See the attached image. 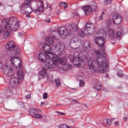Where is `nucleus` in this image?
Here are the masks:
<instances>
[{
	"instance_id": "obj_1",
	"label": "nucleus",
	"mask_w": 128,
	"mask_h": 128,
	"mask_svg": "<svg viewBox=\"0 0 128 128\" xmlns=\"http://www.w3.org/2000/svg\"><path fill=\"white\" fill-rule=\"evenodd\" d=\"M94 40V42L96 44L102 48L100 50H95V54L97 58L96 59L94 57H90L88 58V66L89 69L92 72H96V66L94 64H98V70L100 74H104L108 72V62H104L102 56H106V47H104V44H106V40L104 38L100 36H96L95 35Z\"/></svg>"
},
{
	"instance_id": "obj_2",
	"label": "nucleus",
	"mask_w": 128,
	"mask_h": 128,
	"mask_svg": "<svg viewBox=\"0 0 128 128\" xmlns=\"http://www.w3.org/2000/svg\"><path fill=\"white\" fill-rule=\"evenodd\" d=\"M10 62L15 68L20 70L16 72L18 77H14L10 79L9 81L10 88L6 90V98H10L14 94H16V88L22 80L24 78V68L22 64V60L18 56L12 57Z\"/></svg>"
},
{
	"instance_id": "obj_3",
	"label": "nucleus",
	"mask_w": 128,
	"mask_h": 128,
	"mask_svg": "<svg viewBox=\"0 0 128 128\" xmlns=\"http://www.w3.org/2000/svg\"><path fill=\"white\" fill-rule=\"evenodd\" d=\"M2 24L4 26V32L3 33L4 38H8L11 32H17L20 28V22L18 18L16 17L4 19L2 20Z\"/></svg>"
},
{
	"instance_id": "obj_4",
	"label": "nucleus",
	"mask_w": 128,
	"mask_h": 128,
	"mask_svg": "<svg viewBox=\"0 0 128 128\" xmlns=\"http://www.w3.org/2000/svg\"><path fill=\"white\" fill-rule=\"evenodd\" d=\"M78 29V25L72 24L68 29H66L65 27L60 28L58 30V32L62 38H66L68 36L76 32Z\"/></svg>"
},
{
	"instance_id": "obj_5",
	"label": "nucleus",
	"mask_w": 128,
	"mask_h": 128,
	"mask_svg": "<svg viewBox=\"0 0 128 128\" xmlns=\"http://www.w3.org/2000/svg\"><path fill=\"white\" fill-rule=\"evenodd\" d=\"M48 58H47L46 62H44L46 66L48 68H54L56 66V62H60V64L64 62L62 59L54 56L52 53H48Z\"/></svg>"
},
{
	"instance_id": "obj_6",
	"label": "nucleus",
	"mask_w": 128,
	"mask_h": 128,
	"mask_svg": "<svg viewBox=\"0 0 128 128\" xmlns=\"http://www.w3.org/2000/svg\"><path fill=\"white\" fill-rule=\"evenodd\" d=\"M77 56H78V52H76L74 53V56L70 55L68 56L70 62L73 63L74 66H76L78 68H82V66H86V62H84V60H86L88 58L86 56H84L82 58V59L80 57H76Z\"/></svg>"
},
{
	"instance_id": "obj_7",
	"label": "nucleus",
	"mask_w": 128,
	"mask_h": 128,
	"mask_svg": "<svg viewBox=\"0 0 128 128\" xmlns=\"http://www.w3.org/2000/svg\"><path fill=\"white\" fill-rule=\"evenodd\" d=\"M96 28L94 24L88 22L86 24V25L84 28V32L82 30H80L78 32V36L81 38H84L85 34H88L90 36L94 32Z\"/></svg>"
},
{
	"instance_id": "obj_8",
	"label": "nucleus",
	"mask_w": 128,
	"mask_h": 128,
	"mask_svg": "<svg viewBox=\"0 0 128 128\" xmlns=\"http://www.w3.org/2000/svg\"><path fill=\"white\" fill-rule=\"evenodd\" d=\"M2 68L4 74L6 76H14L16 74V70L12 68L10 64H6L2 66V64L0 62V68Z\"/></svg>"
},
{
	"instance_id": "obj_9",
	"label": "nucleus",
	"mask_w": 128,
	"mask_h": 128,
	"mask_svg": "<svg viewBox=\"0 0 128 128\" xmlns=\"http://www.w3.org/2000/svg\"><path fill=\"white\" fill-rule=\"evenodd\" d=\"M32 2V0H27L19 6V8L22 14H32V8H30V3Z\"/></svg>"
},
{
	"instance_id": "obj_10",
	"label": "nucleus",
	"mask_w": 128,
	"mask_h": 128,
	"mask_svg": "<svg viewBox=\"0 0 128 128\" xmlns=\"http://www.w3.org/2000/svg\"><path fill=\"white\" fill-rule=\"evenodd\" d=\"M96 8H98L96 4L93 2L90 6H86L83 7L82 10H84L85 14L88 16L90 13L92 12H96Z\"/></svg>"
},
{
	"instance_id": "obj_11",
	"label": "nucleus",
	"mask_w": 128,
	"mask_h": 128,
	"mask_svg": "<svg viewBox=\"0 0 128 128\" xmlns=\"http://www.w3.org/2000/svg\"><path fill=\"white\" fill-rule=\"evenodd\" d=\"M54 48L56 52H58L55 54L56 56H58V54H60L64 52V43L58 42L54 46Z\"/></svg>"
},
{
	"instance_id": "obj_12",
	"label": "nucleus",
	"mask_w": 128,
	"mask_h": 128,
	"mask_svg": "<svg viewBox=\"0 0 128 128\" xmlns=\"http://www.w3.org/2000/svg\"><path fill=\"white\" fill-rule=\"evenodd\" d=\"M112 22L114 24H120L122 22V16L118 13L114 14L113 16Z\"/></svg>"
},
{
	"instance_id": "obj_13",
	"label": "nucleus",
	"mask_w": 128,
	"mask_h": 128,
	"mask_svg": "<svg viewBox=\"0 0 128 128\" xmlns=\"http://www.w3.org/2000/svg\"><path fill=\"white\" fill-rule=\"evenodd\" d=\"M16 48V44L13 41H8L6 45V48L9 52H14Z\"/></svg>"
},
{
	"instance_id": "obj_14",
	"label": "nucleus",
	"mask_w": 128,
	"mask_h": 128,
	"mask_svg": "<svg viewBox=\"0 0 128 128\" xmlns=\"http://www.w3.org/2000/svg\"><path fill=\"white\" fill-rule=\"evenodd\" d=\"M38 8L34 10L36 14H38V12H44V2L40 1L38 4Z\"/></svg>"
},
{
	"instance_id": "obj_15",
	"label": "nucleus",
	"mask_w": 128,
	"mask_h": 128,
	"mask_svg": "<svg viewBox=\"0 0 128 128\" xmlns=\"http://www.w3.org/2000/svg\"><path fill=\"white\" fill-rule=\"evenodd\" d=\"M48 58H49L46 52H41L38 54V59L40 62H46Z\"/></svg>"
},
{
	"instance_id": "obj_16",
	"label": "nucleus",
	"mask_w": 128,
	"mask_h": 128,
	"mask_svg": "<svg viewBox=\"0 0 128 128\" xmlns=\"http://www.w3.org/2000/svg\"><path fill=\"white\" fill-rule=\"evenodd\" d=\"M83 48L86 50V52H90V41L86 40L84 42Z\"/></svg>"
},
{
	"instance_id": "obj_17",
	"label": "nucleus",
	"mask_w": 128,
	"mask_h": 128,
	"mask_svg": "<svg viewBox=\"0 0 128 128\" xmlns=\"http://www.w3.org/2000/svg\"><path fill=\"white\" fill-rule=\"evenodd\" d=\"M108 34L110 38H116V32H114V30L108 28Z\"/></svg>"
},
{
	"instance_id": "obj_18",
	"label": "nucleus",
	"mask_w": 128,
	"mask_h": 128,
	"mask_svg": "<svg viewBox=\"0 0 128 128\" xmlns=\"http://www.w3.org/2000/svg\"><path fill=\"white\" fill-rule=\"evenodd\" d=\"M40 76L42 77L43 78H48V72L46 71V68H43L39 72Z\"/></svg>"
},
{
	"instance_id": "obj_19",
	"label": "nucleus",
	"mask_w": 128,
	"mask_h": 128,
	"mask_svg": "<svg viewBox=\"0 0 128 128\" xmlns=\"http://www.w3.org/2000/svg\"><path fill=\"white\" fill-rule=\"evenodd\" d=\"M43 50H44L45 53H46L48 56V54H51L50 52V46L46 43L44 44L43 46Z\"/></svg>"
},
{
	"instance_id": "obj_20",
	"label": "nucleus",
	"mask_w": 128,
	"mask_h": 128,
	"mask_svg": "<svg viewBox=\"0 0 128 128\" xmlns=\"http://www.w3.org/2000/svg\"><path fill=\"white\" fill-rule=\"evenodd\" d=\"M29 113L30 114V116H32V118H34V116L36 114H38V110L36 108H31L29 110Z\"/></svg>"
},
{
	"instance_id": "obj_21",
	"label": "nucleus",
	"mask_w": 128,
	"mask_h": 128,
	"mask_svg": "<svg viewBox=\"0 0 128 128\" xmlns=\"http://www.w3.org/2000/svg\"><path fill=\"white\" fill-rule=\"evenodd\" d=\"M82 40H78L75 43V45L77 46L74 47L73 48L76 50L77 48H80V46H82Z\"/></svg>"
},
{
	"instance_id": "obj_22",
	"label": "nucleus",
	"mask_w": 128,
	"mask_h": 128,
	"mask_svg": "<svg viewBox=\"0 0 128 128\" xmlns=\"http://www.w3.org/2000/svg\"><path fill=\"white\" fill-rule=\"evenodd\" d=\"M59 6H60V8L64 7V9L66 10V8H68V3L66 2H62L59 4Z\"/></svg>"
},
{
	"instance_id": "obj_23",
	"label": "nucleus",
	"mask_w": 128,
	"mask_h": 128,
	"mask_svg": "<svg viewBox=\"0 0 128 128\" xmlns=\"http://www.w3.org/2000/svg\"><path fill=\"white\" fill-rule=\"evenodd\" d=\"M54 82L57 88H60V86L61 83H60V79L56 78L54 80Z\"/></svg>"
},
{
	"instance_id": "obj_24",
	"label": "nucleus",
	"mask_w": 128,
	"mask_h": 128,
	"mask_svg": "<svg viewBox=\"0 0 128 128\" xmlns=\"http://www.w3.org/2000/svg\"><path fill=\"white\" fill-rule=\"evenodd\" d=\"M46 42H48L50 44H54V40H52V38L50 37L46 38Z\"/></svg>"
},
{
	"instance_id": "obj_25",
	"label": "nucleus",
	"mask_w": 128,
	"mask_h": 128,
	"mask_svg": "<svg viewBox=\"0 0 128 128\" xmlns=\"http://www.w3.org/2000/svg\"><path fill=\"white\" fill-rule=\"evenodd\" d=\"M33 118H42V116L40 114H38V113H37L34 116H33Z\"/></svg>"
},
{
	"instance_id": "obj_26",
	"label": "nucleus",
	"mask_w": 128,
	"mask_h": 128,
	"mask_svg": "<svg viewBox=\"0 0 128 128\" xmlns=\"http://www.w3.org/2000/svg\"><path fill=\"white\" fill-rule=\"evenodd\" d=\"M116 36L118 40H120V38H122V32H117Z\"/></svg>"
},
{
	"instance_id": "obj_27",
	"label": "nucleus",
	"mask_w": 128,
	"mask_h": 128,
	"mask_svg": "<svg viewBox=\"0 0 128 128\" xmlns=\"http://www.w3.org/2000/svg\"><path fill=\"white\" fill-rule=\"evenodd\" d=\"M104 120L106 122V124L107 126H111L112 125V120L110 119L106 118L104 119Z\"/></svg>"
},
{
	"instance_id": "obj_28",
	"label": "nucleus",
	"mask_w": 128,
	"mask_h": 128,
	"mask_svg": "<svg viewBox=\"0 0 128 128\" xmlns=\"http://www.w3.org/2000/svg\"><path fill=\"white\" fill-rule=\"evenodd\" d=\"M117 75L118 76H119V78H122V77L124 76V74H122V70H119L118 71Z\"/></svg>"
},
{
	"instance_id": "obj_29",
	"label": "nucleus",
	"mask_w": 128,
	"mask_h": 128,
	"mask_svg": "<svg viewBox=\"0 0 128 128\" xmlns=\"http://www.w3.org/2000/svg\"><path fill=\"white\" fill-rule=\"evenodd\" d=\"M2 32H4V28L2 26H0V36H2Z\"/></svg>"
},
{
	"instance_id": "obj_30",
	"label": "nucleus",
	"mask_w": 128,
	"mask_h": 128,
	"mask_svg": "<svg viewBox=\"0 0 128 128\" xmlns=\"http://www.w3.org/2000/svg\"><path fill=\"white\" fill-rule=\"evenodd\" d=\"M18 106L21 108H22L24 107V104L22 102H20L18 103Z\"/></svg>"
},
{
	"instance_id": "obj_31",
	"label": "nucleus",
	"mask_w": 128,
	"mask_h": 128,
	"mask_svg": "<svg viewBox=\"0 0 128 128\" xmlns=\"http://www.w3.org/2000/svg\"><path fill=\"white\" fill-rule=\"evenodd\" d=\"M79 86H80V88H82V86H84V82L82 80H80Z\"/></svg>"
},
{
	"instance_id": "obj_32",
	"label": "nucleus",
	"mask_w": 128,
	"mask_h": 128,
	"mask_svg": "<svg viewBox=\"0 0 128 128\" xmlns=\"http://www.w3.org/2000/svg\"><path fill=\"white\" fill-rule=\"evenodd\" d=\"M16 54H20V48H17L15 52Z\"/></svg>"
},
{
	"instance_id": "obj_33",
	"label": "nucleus",
	"mask_w": 128,
	"mask_h": 128,
	"mask_svg": "<svg viewBox=\"0 0 128 128\" xmlns=\"http://www.w3.org/2000/svg\"><path fill=\"white\" fill-rule=\"evenodd\" d=\"M43 98H44V100H46V98H48V93L45 92L44 94Z\"/></svg>"
},
{
	"instance_id": "obj_34",
	"label": "nucleus",
	"mask_w": 128,
	"mask_h": 128,
	"mask_svg": "<svg viewBox=\"0 0 128 128\" xmlns=\"http://www.w3.org/2000/svg\"><path fill=\"white\" fill-rule=\"evenodd\" d=\"M104 2L106 4H108L112 2V0H104Z\"/></svg>"
},
{
	"instance_id": "obj_35",
	"label": "nucleus",
	"mask_w": 128,
	"mask_h": 128,
	"mask_svg": "<svg viewBox=\"0 0 128 128\" xmlns=\"http://www.w3.org/2000/svg\"><path fill=\"white\" fill-rule=\"evenodd\" d=\"M98 34H104V29H101L99 30Z\"/></svg>"
},
{
	"instance_id": "obj_36",
	"label": "nucleus",
	"mask_w": 128,
	"mask_h": 128,
	"mask_svg": "<svg viewBox=\"0 0 128 128\" xmlns=\"http://www.w3.org/2000/svg\"><path fill=\"white\" fill-rule=\"evenodd\" d=\"M104 13L102 12V15L100 16V18H99L100 20H104V16H104Z\"/></svg>"
},
{
	"instance_id": "obj_37",
	"label": "nucleus",
	"mask_w": 128,
	"mask_h": 128,
	"mask_svg": "<svg viewBox=\"0 0 128 128\" xmlns=\"http://www.w3.org/2000/svg\"><path fill=\"white\" fill-rule=\"evenodd\" d=\"M114 126H120V122L116 121L114 122Z\"/></svg>"
},
{
	"instance_id": "obj_38",
	"label": "nucleus",
	"mask_w": 128,
	"mask_h": 128,
	"mask_svg": "<svg viewBox=\"0 0 128 128\" xmlns=\"http://www.w3.org/2000/svg\"><path fill=\"white\" fill-rule=\"evenodd\" d=\"M100 86H102V84H100L98 85V86H96V90H97L98 92L100 90Z\"/></svg>"
},
{
	"instance_id": "obj_39",
	"label": "nucleus",
	"mask_w": 128,
	"mask_h": 128,
	"mask_svg": "<svg viewBox=\"0 0 128 128\" xmlns=\"http://www.w3.org/2000/svg\"><path fill=\"white\" fill-rule=\"evenodd\" d=\"M59 128H66V125L65 124H60V125L59 126Z\"/></svg>"
},
{
	"instance_id": "obj_40",
	"label": "nucleus",
	"mask_w": 128,
	"mask_h": 128,
	"mask_svg": "<svg viewBox=\"0 0 128 128\" xmlns=\"http://www.w3.org/2000/svg\"><path fill=\"white\" fill-rule=\"evenodd\" d=\"M31 94H28V95H26L25 97L26 98H30Z\"/></svg>"
},
{
	"instance_id": "obj_41",
	"label": "nucleus",
	"mask_w": 128,
	"mask_h": 128,
	"mask_svg": "<svg viewBox=\"0 0 128 128\" xmlns=\"http://www.w3.org/2000/svg\"><path fill=\"white\" fill-rule=\"evenodd\" d=\"M58 112V114H60V116H64V114H64V112Z\"/></svg>"
},
{
	"instance_id": "obj_42",
	"label": "nucleus",
	"mask_w": 128,
	"mask_h": 128,
	"mask_svg": "<svg viewBox=\"0 0 128 128\" xmlns=\"http://www.w3.org/2000/svg\"><path fill=\"white\" fill-rule=\"evenodd\" d=\"M72 102H74V104H80L78 103V102L76 100H72Z\"/></svg>"
},
{
	"instance_id": "obj_43",
	"label": "nucleus",
	"mask_w": 128,
	"mask_h": 128,
	"mask_svg": "<svg viewBox=\"0 0 128 128\" xmlns=\"http://www.w3.org/2000/svg\"><path fill=\"white\" fill-rule=\"evenodd\" d=\"M45 22H48V23L50 22V19H47V20H45Z\"/></svg>"
},
{
	"instance_id": "obj_44",
	"label": "nucleus",
	"mask_w": 128,
	"mask_h": 128,
	"mask_svg": "<svg viewBox=\"0 0 128 128\" xmlns=\"http://www.w3.org/2000/svg\"><path fill=\"white\" fill-rule=\"evenodd\" d=\"M123 120L124 122H126V120H128V118H126V117L124 118Z\"/></svg>"
},
{
	"instance_id": "obj_45",
	"label": "nucleus",
	"mask_w": 128,
	"mask_h": 128,
	"mask_svg": "<svg viewBox=\"0 0 128 128\" xmlns=\"http://www.w3.org/2000/svg\"><path fill=\"white\" fill-rule=\"evenodd\" d=\"M78 16V13H76V12L74 13V16Z\"/></svg>"
},
{
	"instance_id": "obj_46",
	"label": "nucleus",
	"mask_w": 128,
	"mask_h": 128,
	"mask_svg": "<svg viewBox=\"0 0 128 128\" xmlns=\"http://www.w3.org/2000/svg\"><path fill=\"white\" fill-rule=\"evenodd\" d=\"M112 24V20H108V24Z\"/></svg>"
},
{
	"instance_id": "obj_47",
	"label": "nucleus",
	"mask_w": 128,
	"mask_h": 128,
	"mask_svg": "<svg viewBox=\"0 0 128 128\" xmlns=\"http://www.w3.org/2000/svg\"><path fill=\"white\" fill-rule=\"evenodd\" d=\"M40 104H41L42 106H44V102H42L40 103Z\"/></svg>"
},
{
	"instance_id": "obj_48",
	"label": "nucleus",
	"mask_w": 128,
	"mask_h": 128,
	"mask_svg": "<svg viewBox=\"0 0 128 128\" xmlns=\"http://www.w3.org/2000/svg\"><path fill=\"white\" fill-rule=\"evenodd\" d=\"M18 36L20 38V36H22V33H18Z\"/></svg>"
},
{
	"instance_id": "obj_49",
	"label": "nucleus",
	"mask_w": 128,
	"mask_h": 128,
	"mask_svg": "<svg viewBox=\"0 0 128 128\" xmlns=\"http://www.w3.org/2000/svg\"><path fill=\"white\" fill-rule=\"evenodd\" d=\"M26 16L27 18H30V15H26Z\"/></svg>"
},
{
	"instance_id": "obj_50",
	"label": "nucleus",
	"mask_w": 128,
	"mask_h": 128,
	"mask_svg": "<svg viewBox=\"0 0 128 128\" xmlns=\"http://www.w3.org/2000/svg\"><path fill=\"white\" fill-rule=\"evenodd\" d=\"M116 120L115 118H112L111 119V120Z\"/></svg>"
},
{
	"instance_id": "obj_51",
	"label": "nucleus",
	"mask_w": 128,
	"mask_h": 128,
	"mask_svg": "<svg viewBox=\"0 0 128 128\" xmlns=\"http://www.w3.org/2000/svg\"><path fill=\"white\" fill-rule=\"evenodd\" d=\"M108 74H106V78H108Z\"/></svg>"
},
{
	"instance_id": "obj_52",
	"label": "nucleus",
	"mask_w": 128,
	"mask_h": 128,
	"mask_svg": "<svg viewBox=\"0 0 128 128\" xmlns=\"http://www.w3.org/2000/svg\"><path fill=\"white\" fill-rule=\"evenodd\" d=\"M64 66H68V64L64 65Z\"/></svg>"
},
{
	"instance_id": "obj_53",
	"label": "nucleus",
	"mask_w": 128,
	"mask_h": 128,
	"mask_svg": "<svg viewBox=\"0 0 128 128\" xmlns=\"http://www.w3.org/2000/svg\"><path fill=\"white\" fill-rule=\"evenodd\" d=\"M85 106H86V108H88V106H86V104H85Z\"/></svg>"
},
{
	"instance_id": "obj_54",
	"label": "nucleus",
	"mask_w": 128,
	"mask_h": 128,
	"mask_svg": "<svg viewBox=\"0 0 128 128\" xmlns=\"http://www.w3.org/2000/svg\"><path fill=\"white\" fill-rule=\"evenodd\" d=\"M0 6H2V3L0 2Z\"/></svg>"
},
{
	"instance_id": "obj_55",
	"label": "nucleus",
	"mask_w": 128,
	"mask_h": 128,
	"mask_svg": "<svg viewBox=\"0 0 128 128\" xmlns=\"http://www.w3.org/2000/svg\"><path fill=\"white\" fill-rule=\"evenodd\" d=\"M53 38H54V36H53Z\"/></svg>"
}]
</instances>
